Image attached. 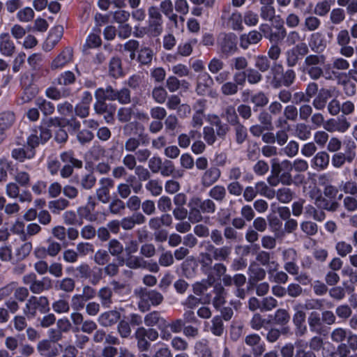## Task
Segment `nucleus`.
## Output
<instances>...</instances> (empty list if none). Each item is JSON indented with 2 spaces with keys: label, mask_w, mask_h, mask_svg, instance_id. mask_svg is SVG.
Returning <instances> with one entry per match:
<instances>
[{
  "label": "nucleus",
  "mask_w": 357,
  "mask_h": 357,
  "mask_svg": "<svg viewBox=\"0 0 357 357\" xmlns=\"http://www.w3.org/2000/svg\"><path fill=\"white\" fill-rule=\"evenodd\" d=\"M127 267L130 269H147L152 273H158L160 270L158 264L154 262H149L142 257H132L127 263Z\"/></svg>",
  "instance_id": "nucleus-11"
},
{
  "label": "nucleus",
  "mask_w": 357,
  "mask_h": 357,
  "mask_svg": "<svg viewBox=\"0 0 357 357\" xmlns=\"http://www.w3.org/2000/svg\"><path fill=\"white\" fill-rule=\"evenodd\" d=\"M70 205V202L64 199L59 198L48 203V208L54 214H59L61 211L66 209Z\"/></svg>",
  "instance_id": "nucleus-48"
},
{
  "label": "nucleus",
  "mask_w": 357,
  "mask_h": 357,
  "mask_svg": "<svg viewBox=\"0 0 357 357\" xmlns=\"http://www.w3.org/2000/svg\"><path fill=\"white\" fill-rule=\"evenodd\" d=\"M95 98L96 100L93 106L95 112L99 115L105 114L104 119L105 121L108 123H112L114 121L116 107L112 104L107 103L106 100L103 99H99L98 97Z\"/></svg>",
  "instance_id": "nucleus-10"
},
{
  "label": "nucleus",
  "mask_w": 357,
  "mask_h": 357,
  "mask_svg": "<svg viewBox=\"0 0 357 357\" xmlns=\"http://www.w3.org/2000/svg\"><path fill=\"white\" fill-rule=\"evenodd\" d=\"M144 324L147 326H154L160 324L165 325V320L160 317V312L153 311L144 317Z\"/></svg>",
  "instance_id": "nucleus-49"
},
{
  "label": "nucleus",
  "mask_w": 357,
  "mask_h": 357,
  "mask_svg": "<svg viewBox=\"0 0 357 357\" xmlns=\"http://www.w3.org/2000/svg\"><path fill=\"white\" fill-rule=\"evenodd\" d=\"M275 197L282 204L289 203L294 197V192L289 188L283 187L275 191Z\"/></svg>",
  "instance_id": "nucleus-46"
},
{
  "label": "nucleus",
  "mask_w": 357,
  "mask_h": 357,
  "mask_svg": "<svg viewBox=\"0 0 357 357\" xmlns=\"http://www.w3.org/2000/svg\"><path fill=\"white\" fill-rule=\"evenodd\" d=\"M208 195L213 201L222 203L227 197V189L222 185H215L210 189Z\"/></svg>",
  "instance_id": "nucleus-37"
},
{
  "label": "nucleus",
  "mask_w": 357,
  "mask_h": 357,
  "mask_svg": "<svg viewBox=\"0 0 357 357\" xmlns=\"http://www.w3.org/2000/svg\"><path fill=\"white\" fill-rule=\"evenodd\" d=\"M37 350L44 357H56L59 354L58 349L53 346L49 340H42L37 344Z\"/></svg>",
  "instance_id": "nucleus-22"
},
{
  "label": "nucleus",
  "mask_w": 357,
  "mask_h": 357,
  "mask_svg": "<svg viewBox=\"0 0 357 357\" xmlns=\"http://www.w3.org/2000/svg\"><path fill=\"white\" fill-rule=\"evenodd\" d=\"M315 205L319 209H324L328 211L334 212L337 210L340 204L335 201H329L325 197H318L315 199Z\"/></svg>",
  "instance_id": "nucleus-38"
},
{
  "label": "nucleus",
  "mask_w": 357,
  "mask_h": 357,
  "mask_svg": "<svg viewBox=\"0 0 357 357\" xmlns=\"http://www.w3.org/2000/svg\"><path fill=\"white\" fill-rule=\"evenodd\" d=\"M321 321L320 314L315 311L310 312L307 317L308 325L312 332L320 333L322 326Z\"/></svg>",
  "instance_id": "nucleus-45"
},
{
  "label": "nucleus",
  "mask_w": 357,
  "mask_h": 357,
  "mask_svg": "<svg viewBox=\"0 0 357 357\" xmlns=\"http://www.w3.org/2000/svg\"><path fill=\"white\" fill-rule=\"evenodd\" d=\"M205 250L209 251L216 261L227 260L231 253V247L224 245L221 247H215L210 241L204 242Z\"/></svg>",
  "instance_id": "nucleus-12"
},
{
  "label": "nucleus",
  "mask_w": 357,
  "mask_h": 357,
  "mask_svg": "<svg viewBox=\"0 0 357 357\" xmlns=\"http://www.w3.org/2000/svg\"><path fill=\"white\" fill-rule=\"evenodd\" d=\"M211 123L215 126L216 135L220 139H225L229 131V126L226 123H223L217 115L213 116Z\"/></svg>",
  "instance_id": "nucleus-43"
},
{
  "label": "nucleus",
  "mask_w": 357,
  "mask_h": 357,
  "mask_svg": "<svg viewBox=\"0 0 357 357\" xmlns=\"http://www.w3.org/2000/svg\"><path fill=\"white\" fill-rule=\"evenodd\" d=\"M71 90L68 88L59 90L54 86L49 87L46 89V96L52 100H59L61 98H66L71 96Z\"/></svg>",
  "instance_id": "nucleus-35"
},
{
  "label": "nucleus",
  "mask_w": 357,
  "mask_h": 357,
  "mask_svg": "<svg viewBox=\"0 0 357 357\" xmlns=\"http://www.w3.org/2000/svg\"><path fill=\"white\" fill-rule=\"evenodd\" d=\"M135 337L137 340V347L141 351H147L151 347V344L148 341H155L158 337V333L153 328H145L144 327H139L135 333Z\"/></svg>",
  "instance_id": "nucleus-7"
},
{
  "label": "nucleus",
  "mask_w": 357,
  "mask_h": 357,
  "mask_svg": "<svg viewBox=\"0 0 357 357\" xmlns=\"http://www.w3.org/2000/svg\"><path fill=\"white\" fill-rule=\"evenodd\" d=\"M208 331L217 337H221L225 332L222 318L220 315L215 316L211 321Z\"/></svg>",
  "instance_id": "nucleus-31"
},
{
  "label": "nucleus",
  "mask_w": 357,
  "mask_h": 357,
  "mask_svg": "<svg viewBox=\"0 0 357 357\" xmlns=\"http://www.w3.org/2000/svg\"><path fill=\"white\" fill-rule=\"evenodd\" d=\"M310 47L312 50L319 52L324 50L326 44L324 41L323 35L319 32H314L310 35Z\"/></svg>",
  "instance_id": "nucleus-40"
},
{
  "label": "nucleus",
  "mask_w": 357,
  "mask_h": 357,
  "mask_svg": "<svg viewBox=\"0 0 357 357\" xmlns=\"http://www.w3.org/2000/svg\"><path fill=\"white\" fill-rule=\"evenodd\" d=\"M135 294L139 298L138 307L143 312L149 310L151 305H160L164 300L162 294L154 289L149 290L141 287L135 289Z\"/></svg>",
  "instance_id": "nucleus-2"
},
{
  "label": "nucleus",
  "mask_w": 357,
  "mask_h": 357,
  "mask_svg": "<svg viewBox=\"0 0 357 357\" xmlns=\"http://www.w3.org/2000/svg\"><path fill=\"white\" fill-rule=\"evenodd\" d=\"M22 282L29 287V291L33 294H40L44 291H49L52 289V280L45 276L40 279H38L37 275L34 273H29L22 277Z\"/></svg>",
  "instance_id": "nucleus-4"
},
{
  "label": "nucleus",
  "mask_w": 357,
  "mask_h": 357,
  "mask_svg": "<svg viewBox=\"0 0 357 357\" xmlns=\"http://www.w3.org/2000/svg\"><path fill=\"white\" fill-rule=\"evenodd\" d=\"M121 317V314L116 310H109L102 313L98 317L99 324L104 327H108L116 324Z\"/></svg>",
  "instance_id": "nucleus-24"
},
{
  "label": "nucleus",
  "mask_w": 357,
  "mask_h": 357,
  "mask_svg": "<svg viewBox=\"0 0 357 357\" xmlns=\"http://www.w3.org/2000/svg\"><path fill=\"white\" fill-rule=\"evenodd\" d=\"M148 33L151 36L157 37L163 31V17L158 7L151 6L148 8Z\"/></svg>",
  "instance_id": "nucleus-5"
},
{
  "label": "nucleus",
  "mask_w": 357,
  "mask_h": 357,
  "mask_svg": "<svg viewBox=\"0 0 357 357\" xmlns=\"http://www.w3.org/2000/svg\"><path fill=\"white\" fill-rule=\"evenodd\" d=\"M351 126L350 123L347 119L341 116L337 119H329L324 124V129L330 132L335 131L344 132L347 131Z\"/></svg>",
  "instance_id": "nucleus-14"
},
{
  "label": "nucleus",
  "mask_w": 357,
  "mask_h": 357,
  "mask_svg": "<svg viewBox=\"0 0 357 357\" xmlns=\"http://www.w3.org/2000/svg\"><path fill=\"white\" fill-rule=\"evenodd\" d=\"M321 20L316 16L309 15L304 20V28L308 31H315L321 26Z\"/></svg>",
  "instance_id": "nucleus-62"
},
{
  "label": "nucleus",
  "mask_w": 357,
  "mask_h": 357,
  "mask_svg": "<svg viewBox=\"0 0 357 357\" xmlns=\"http://www.w3.org/2000/svg\"><path fill=\"white\" fill-rule=\"evenodd\" d=\"M98 188L96 190L97 199L102 204H107L111 199L110 190L114 186V181L109 177H103L99 180Z\"/></svg>",
  "instance_id": "nucleus-8"
},
{
  "label": "nucleus",
  "mask_w": 357,
  "mask_h": 357,
  "mask_svg": "<svg viewBox=\"0 0 357 357\" xmlns=\"http://www.w3.org/2000/svg\"><path fill=\"white\" fill-rule=\"evenodd\" d=\"M221 170L215 166L208 168L201 176V184L204 188H208L215 184L221 176Z\"/></svg>",
  "instance_id": "nucleus-15"
},
{
  "label": "nucleus",
  "mask_w": 357,
  "mask_h": 357,
  "mask_svg": "<svg viewBox=\"0 0 357 357\" xmlns=\"http://www.w3.org/2000/svg\"><path fill=\"white\" fill-rule=\"evenodd\" d=\"M0 52L6 56H12L15 52V45L8 33L0 34Z\"/></svg>",
  "instance_id": "nucleus-17"
},
{
  "label": "nucleus",
  "mask_w": 357,
  "mask_h": 357,
  "mask_svg": "<svg viewBox=\"0 0 357 357\" xmlns=\"http://www.w3.org/2000/svg\"><path fill=\"white\" fill-rule=\"evenodd\" d=\"M212 82L213 79L208 73L199 75L197 77L195 89L197 93L199 96L205 95Z\"/></svg>",
  "instance_id": "nucleus-27"
},
{
  "label": "nucleus",
  "mask_w": 357,
  "mask_h": 357,
  "mask_svg": "<svg viewBox=\"0 0 357 357\" xmlns=\"http://www.w3.org/2000/svg\"><path fill=\"white\" fill-rule=\"evenodd\" d=\"M282 164L286 169L291 170L294 169L298 172H305L308 169L307 162L301 159H297L294 160L293 163L287 160H284L282 161Z\"/></svg>",
  "instance_id": "nucleus-44"
},
{
  "label": "nucleus",
  "mask_w": 357,
  "mask_h": 357,
  "mask_svg": "<svg viewBox=\"0 0 357 357\" xmlns=\"http://www.w3.org/2000/svg\"><path fill=\"white\" fill-rule=\"evenodd\" d=\"M123 244L116 238L110 240L108 243L109 253L113 257H118L119 260L121 259L119 257L123 253Z\"/></svg>",
  "instance_id": "nucleus-59"
},
{
  "label": "nucleus",
  "mask_w": 357,
  "mask_h": 357,
  "mask_svg": "<svg viewBox=\"0 0 357 357\" xmlns=\"http://www.w3.org/2000/svg\"><path fill=\"white\" fill-rule=\"evenodd\" d=\"M294 135L301 140H307L311 136V127L304 122L294 126Z\"/></svg>",
  "instance_id": "nucleus-39"
},
{
  "label": "nucleus",
  "mask_w": 357,
  "mask_h": 357,
  "mask_svg": "<svg viewBox=\"0 0 357 357\" xmlns=\"http://www.w3.org/2000/svg\"><path fill=\"white\" fill-rule=\"evenodd\" d=\"M97 179L93 173H86L77 181L78 185L84 190H90L96 185Z\"/></svg>",
  "instance_id": "nucleus-42"
},
{
  "label": "nucleus",
  "mask_w": 357,
  "mask_h": 357,
  "mask_svg": "<svg viewBox=\"0 0 357 357\" xmlns=\"http://www.w3.org/2000/svg\"><path fill=\"white\" fill-rule=\"evenodd\" d=\"M75 74L70 70H67L61 73L54 83L58 85L68 86L75 83Z\"/></svg>",
  "instance_id": "nucleus-53"
},
{
  "label": "nucleus",
  "mask_w": 357,
  "mask_h": 357,
  "mask_svg": "<svg viewBox=\"0 0 357 357\" xmlns=\"http://www.w3.org/2000/svg\"><path fill=\"white\" fill-rule=\"evenodd\" d=\"M109 203V211L113 215H120L126 208L125 203L120 198L115 197Z\"/></svg>",
  "instance_id": "nucleus-61"
},
{
  "label": "nucleus",
  "mask_w": 357,
  "mask_h": 357,
  "mask_svg": "<svg viewBox=\"0 0 357 357\" xmlns=\"http://www.w3.org/2000/svg\"><path fill=\"white\" fill-rule=\"evenodd\" d=\"M214 257L209 251L201 252L199 255L198 261L201 270L205 275L212 274V265Z\"/></svg>",
  "instance_id": "nucleus-23"
},
{
  "label": "nucleus",
  "mask_w": 357,
  "mask_h": 357,
  "mask_svg": "<svg viewBox=\"0 0 357 357\" xmlns=\"http://www.w3.org/2000/svg\"><path fill=\"white\" fill-rule=\"evenodd\" d=\"M38 93V89L33 86H29L26 87L22 91L19 101L20 104H24L30 102Z\"/></svg>",
  "instance_id": "nucleus-60"
},
{
  "label": "nucleus",
  "mask_w": 357,
  "mask_h": 357,
  "mask_svg": "<svg viewBox=\"0 0 357 357\" xmlns=\"http://www.w3.org/2000/svg\"><path fill=\"white\" fill-rule=\"evenodd\" d=\"M60 158L63 162L75 166V168L80 169L82 167V161L75 158L74 157V153L71 151L61 153Z\"/></svg>",
  "instance_id": "nucleus-52"
},
{
  "label": "nucleus",
  "mask_w": 357,
  "mask_h": 357,
  "mask_svg": "<svg viewBox=\"0 0 357 357\" xmlns=\"http://www.w3.org/2000/svg\"><path fill=\"white\" fill-rule=\"evenodd\" d=\"M222 282L225 287L234 285L235 287H242L246 283V277L241 273H236L234 276L229 275L222 279Z\"/></svg>",
  "instance_id": "nucleus-29"
},
{
  "label": "nucleus",
  "mask_w": 357,
  "mask_h": 357,
  "mask_svg": "<svg viewBox=\"0 0 357 357\" xmlns=\"http://www.w3.org/2000/svg\"><path fill=\"white\" fill-rule=\"evenodd\" d=\"M286 36L287 30L282 24H280L272 29L268 40L271 43H280L284 40Z\"/></svg>",
  "instance_id": "nucleus-34"
},
{
  "label": "nucleus",
  "mask_w": 357,
  "mask_h": 357,
  "mask_svg": "<svg viewBox=\"0 0 357 357\" xmlns=\"http://www.w3.org/2000/svg\"><path fill=\"white\" fill-rule=\"evenodd\" d=\"M221 117L225 119L231 126H234L240 122L236 108L232 105H227L223 108Z\"/></svg>",
  "instance_id": "nucleus-32"
},
{
  "label": "nucleus",
  "mask_w": 357,
  "mask_h": 357,
  "mask_svg": "<svg viewBox=\"0 0 357 357\" xmlns=\"http://www.w3.org/2000/svg\"><path fill=\"white\" fill-rule=\"evenodd\" d=\"M325 62V56L322 54H309L305 56L303 68L321 65Z\"/></svg>",
  "instance_id": "nucleus-54"
},
{
  "label": "nucleus",
  "mask_w": 357,
  "mask_h": 357,
  "mask_svg": "<svg viewBox=\"0 0 357 357\" xmlns=\"http://www.w3.org/2000/svg\"><path fill=\"white\" fill-rule=\"evenodd\" d=\"M12 157L20 161L23 162L26 158L31 159L35 155L34 150L26 151L23 148L14 149L11 152Z\"/></svg>",
  "instance_id": "nucleus-56"
},
{
  "label": "nucleus",
  "mask_w": 357,
  "mask_h": 357,
  "mask_svg": "<svg viewBox=\"0 0 357 357\" xmlns=\"http://www.w3.org/2000/svg\"><path fill=\"white\" fill-rule=\"evenodd\" d=\"M153 57V50L148 47H142L138 52L137 61L142 65H149Z\"/></svg>",
  "instance_id": "nucleus-51"
},
{
  "label": "nucleus",
  "mask_w": 357,
  "mask_h": 357,
  "mask_svg": "<svg viewBox=\"0 0 357 357\" xmlns=\"http://www.w3.org/2000/svg\"><path fill=\"white\" fill-rule=\"evenodd\" d=\"M248 271L250 273L249 283L251 286L256 285L257 282L264 280L266 275L265 270L257 265H250Z\"/></svg>",
  "instance_id": "nucleus-30"
},
{
  "label": "nucleus",
  "mask_w": 357,
  "mask_h": 357,
  "mask_svg": "<svg viewBox=\"0 0 357 357\" xmlns=\"http://www.w3.org/2000/svg\"><path fill=\"white\" fill-rule=\"evenodd\" d=\"M257 194L266 197L268 199L275 197V190L271 189L264 181H259L255 185Z\"/></svg>",
  "instance_id": "nucleus-57"
},
{
  "label": "nucleus",
  "mask_w": 357,
  "mask_h": 357,
  "mask_svg": "<svg viewBox=\"0 0 357 357\" xmlns=\"http://www.w3.org/2000/svg\"><path fill=\"white\" fill-rule=\"evenodd\" d=\"M24 242V243H22L15 250V255L18 261H22L26 259L29 255L33 249L31 242L27 241Z\"/></svg>",
  "instance_id": "nucleus-50"
},
{
  "label": "nucleus",
  "mask_w": 357,
  "mask_h": 357,
  "mask_svg": "<svg viewBox=\"0 0 357 357\" xmlns=\"http://www.w3.org/2000/svg\"><path fill=\"white\" fill-rule=\"evenodd\" d=\"M233 126H234L236 142L238 144H242L248 137L247 129L240 122Z\"/></svg>",
  "instance_id": "nucleus-63"
},
{
  "label": "nucleus",
  "mask_w": 357,
  "mask_h": 357,
  "mask_svg": "<svg viewBox=\"0 0 357 357\" xmlns=\"http://www.w3.org/2000/svg\"><path fill=\"white\" fill-rule=\"evenodd\" d=\"M117 90H115L111 86L106 88H98L95 92V97L105 100L115 101Z\"/></svg>",
  "instance_id": "nucleus-41"
},
{
  "label": "nucleus",
  "mask_w": 357,
  "mask_h": 357,
  "mask_svg": "<svg viewBox=\"0 0 357 357\" xmlns=\"http://www.w3.org/2000/svg\"><path fill=\"white\" fill-rule=\"evenodd\" d=\"M102 307L109 308L112 304L113 291L109 287H103L99 289L97 294Z\"/></svg>",
  "instance_id": "nucleus-33"
},
{
  "label": "nucleus",
  "mask_w": 357,
  "mask_h": 357,
  "mask_svg": "<svg viewBox=\"0 0 357 357\" xmlns=\"http://www.w3.org/2000/svg\"><path fill=\"white\" fill-rule=\"evenodd\" d=\"M331 97L332 92L330 89L321 88L312 100V107L317 110L324 109Z\"/></svg>",
  "instance_id": "nucleus-20"
},
{
  "label": "nucleus",
  "mask_w": 357,
  "mask_h": 357,
  "mask_svg": "<svg viewBox=\"0 0 357 357\" xmlns=\"http://www.w3.org/2000/svg\"><path fill=\"white\" fill-rule=\"evenodd\" d=\"M73 59V51L70 47H65L52 61V70L63 68Z\"/></svg>",
  "instance_id": "nucleus-13"
},
{
  "label": "nucleus",
  "mask_w": 357,
  "mask_h": 357,
  "mask_svg": "<svg viewBox=\"0 0 357 357\" xmlns=\"http://www.w3.org/2000/svg\"><path fill=\"white\" fill-rule=\"evenodd\" d=\"M262 40V33L256 30H252L248 33L242 34L240 36V47L247 50L250 45H255Z\"/></svg>",
  "instance_id": "nucleus-21"
},
{
  "label": "nucleus",
  "mask_w": 357,
  "mask_h": 357,
  "mask_svg": "<svg viewBox=\"0 0 357 357\" xmlns=\"http://www.w3.org/2000/svg\"><path fill=\"white\" fill-rule=\"evenodd\" d=\"M243 15L241 13L236 11L233 13L228 19V26L234 31H243Z\"/></svg>",
  "instance_id": "nucleus-47"
},
{
  "label": "nucleus",
  "mask_w": 357,
  "mask_h": 357,
  "mask_svg": "<svg viewBox=\"0 0 357 357\" xmlns=\"http://www.w3.org/2000/svg\"><path fill=\"white\" fill-rule=\"evenodd\" d=\"M75 280L70 277H66L58 280L55 282V289L66 294H70L75 289Z\"/></svg>",
  "instance_id": "nucleus-25"
},
{
  "label": "nucleus",
  "mask_w": 357,
  "mask_h": 357,
  "mask_svg": "<svg viewBox=\"0 0 357 357\" xmlns=\"http://www.w3.org/2000/svg\"><path fill=\"white\" fill-rule=\"evenodd\" d=\"M206 275L207 279L202 280L201 282H197L192 285L193 291L197 296L204 294L215 282V278L213 274Z\"/></svg>",
  "instance_id": "nucleus-28"
},
{
  "label": "nucleus",
  "mask_w": 357,
  "mask_h": 357,
  "mask_svg": "<svg viewBox=\"0 0 357 357\" xmlns=\"http://www.w3.org/2000/svg\"><path fill=\"white\" fill-rule=\"evenodd\" d=\"M138 250H139V243L137 240L132 239L130 241H128L126 244V247H125V251L126 253L127 258L126 259L121 258V259H119V264L121 265L125 264L126 266H127V263H128V260H130V258L137 257V255H133V254L136 253L138 251Z\"/></svg>",
  "instance_id": "nucleus-36"
},
{
  "label": "nucleus",
  "mask_w": 357,
  "mask_h": 357,
  "mask_svg": "<svg viewBox=\"0 0 357 357\" xmlns=\"http://www.w3.org/2000/svg\"><path fill=\"white\" fill-rule=\"evenodd\" d=\"M50 310V301L45 296H31L26 301L23 312L28 318L36 316L37 312L47 313Z\"/></svg>",
  "instance_id": "nucleus-3"
},
{
  "label": "nucleus",
  "mask_w": 357,
  "mask_h": 357,
  "mask_svg": "<svg viewBox=\"0 0 357 357\" xmlns=\"http://www.w3.org/2000/svg\"><path fill=\"white\" fill-rule=\"evenodd\" d=\"M15 121V114L12 112H3L0 114V129L4 131L12 126Z\"/></svg>",
  "instance_id": "nucleus-55"
},
{
  "label": "nucleus",
  "mask_w": 357,
  "mask_h": 357,
  "mask_svg": "<svg viewBox=\"0 0 357 357\" xmlns=\"http://www.w3.org/2000/svg\"><path fill=\"white\" fill-rule=\"evenodd\" d=\"M272 79L271 86L274 89H279L282 86L288 88L291 86L296 80V72L291 69L288 68L284 70L282 64L275 63L271 68Z\"/></svg>",
  "instance_id": "nucleus-1"
},
{
  "label": "nucleus",
  "mask_w": 357,
  "mask_h": 357,
  "mask_svg": "<svg viewBox=\"0 0 357 357\" xmlns=\"http://www.w3.org/2000/svg\"><path fill=\"white\" fill-rule=\"evenodd\" d=\"M326 75H328L326 76V79H335L337 80V84L342 86V87L347 84V82H351L348 77V73H340L336 70H331V73H326Z\"/></svg>",
  "instance_id": "nucleus-58"
},
{
  "label": "nucleus",
  "mask_w": 357,
  "mask_h": 357,
  "mask_svg": "<svg viewBox=\"0 0 357 357\" xmlns=\"http://www.w3.org/2000/svg\"><path fill=\"white\" fill-rule=\"evenodd\" d=\"M245 343L252 348L255 357L261 356L265 351V345L261 343V339L257 334H250L245 337Z\"/></svg>",
  "instance_id": "nucleus-16"
},
{
  "label": "nucleus",
  "mask_w": 357,
  "mask_h": 357,
  "mask_svg": "<svg viewBox=\"0 0 357 357\" xmlns=\"http://www.w3.org/2000/svg\"><path fill=\"white\" fill-rule=\"evenodd\" d=\"M75 271L76 272L75 275L77 278L84 280L91 278L90 282L94 285L97 284L102 278V270L98 269V272L93 273L92 269L86 263H82L75 268L73 266L66 268L68 273H73Z\"/></svg>",
  "instance_id": "nucleus-6"
},
{
  "label": "nucleus",
  "mask_w": 357,
  "mask_h": 357,
  "mask_svg": "<svg viewBox=\"0 0 357 357\" xmlns=\"http://www.w3.org/2000/svg\"><path fill=\"white\" fill-rule=\"evenodd\" d=\"M191 204L199 207L202 213H214L216 210V205L211 198L202 199L199 197H193L191 199Z\"/></svg>",
  "instance_id": "nucleus-18"
},
{
  "label": "nucleus",
  "mask_w": 357,
  "mask_h": 357,
  "mask_svg": "<svg viewBox=\"0 0 357 357\" xmlns=\"http://www.w3.org/2000/svg\"><path fill=\"white\" fill-rule=\"evenodd\" d=\"M63 33V28L62 26H56L52 29L45 42L46 48L48 50L53 48L60 40Z\"/></svg>",
  "instance_id": "nucleus-26"
},
{
  "label": "nucleus",
  "mask_w": 357,
  "mask_h": 357,
  "mask_svg": "<svg viewBox=\"0 0 357 357\" xmlns=\"http://www.w3.org/2000/svg\"><path fill=\"white\" fill-rule=\"evenodd\" d=\"M218 45L224 54H233L237 51V37L234 33H221L218 39Z\"/></svg>",
  "instance_id": "nucleus-9"
},
{
  "label": "nucleus",
  "mask_w": 357,
  "mask_h": 357,
  "mask_svg": "<svg viewBox=\"0 0 357 357\" xmlns=\"http://www.w3.org/2000/svg\"><path fill=\"white\" fill-rule=\"evenodd\" d=\"M225 295L226 291L223 287L215 288V296L213 299V305L215 309H220L225 304Z\"/></svg>",
  "instance_id": "nucleus-64"
},
{
  "label": "nucleus",
  "mask_w": 357,
  "mask_h": 357,
  "mask_svg": "<svg viewBox=\"0 0 357 357\" xmlns=\"http://www.w3.org/2000/svg\"><path fill=\"white\" fill-rule=\"evenodd\" d=\"M271 264L268 269L270 280L277 284H285L289 280L287 273L282 271H277L279 264L276 261H273Z\"/></svg>",
  "instance_id": "nucleus-19"
}]
</instances>
